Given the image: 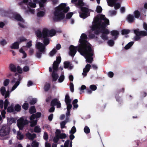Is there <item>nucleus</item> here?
<instances>
[{
    "mask_svg": "<svg viewBox=\"0 0 147 147\" xmlns=\"http://www.w3.org/2000/svg\"><path fill=\"white\" fill-rule=\"evenodd\" d=\"M8 123L10 125L11 124L14 123L15 121L14 118L11 117H7Z\"/></svg>",
    "mask_w": 147,
    "mask_h": 147,
    "instance_id": "obj_31",
    "label": "nucleus"
},
{
    "mask_svg": "<svg viewBox=\"0 0 147 147\" xmlns=\"http://www.w3.org/2000/svg\"><path fill=\"white\" fill-rule=\"evenodd\" d=\"M93 23L91 30L92 31H94V34H98L100 31L102 34L107 35L109 33L108 30L105 29L107 25H109V20L104 15H97L94 20Z\"/></svg>",
    "mask_w": 147,
    "mask_h": 147,
    "instance_id": "obj_1",
    "label": "nucleus"
},
{
    "mask_svg": "<svg viewBox=\"0 0 147 147\" xmlns=\"http://www.w3.org/2000/svg\"><path fill=\"white\" fill-rule=\"evenodd\" d=\"M59 139L60 138H59V137L57 133H56L55 136L54 137V139H53V141L55 143H57L58 142V141Z\"/></svg>",
    "mask_w": 147,
    "mask_h": 147,
    "instance_id": "obj_37",
    "label": "nucleus"
},
{
    "mask_svg": "<svg viewBox=\"0 0 147 147\" xmlns=\"http://www.w3.org/2000/svg\"><path fill=\"white\" fill-rule=\"evenodd\" d=\"M72 141L69 140L66 141L65 143L64 147H72Z\"/></svg>",
    "mask_w": 147,
    "mask_h": 147,
    "instance_id": "obj_27",
    "label": "nucleus"
},
{
    "mask_svg": "<svg viewBox=\"0 0 147 147\" xmlns=\"http://www.w3.org/2000/svg\"><path fill=\"white\" fill-rule=\"evenodd\" d=\"M90 89L92 91H95L97 89V87L95 85H91L90 86Z\"/></svg>",
    "mask_w": 147,
    "mask_h": 147,
    "instance_id": "obj_49",
    "label": "nucleus"
},
{
    "mask_svg": "<svg viewBox=\"0 0 147 147\" xmlns=\"http://www.w3.org/2000/svg\"><path fill=\"white\" fill-rule=\"evenodd\" d=\"M84 131L86 134H88L90 133V130L88 127L86 126L84 128Z\"/></svg>",
    "mask_w": 147,
    "mask_h": 147,
    "instance_id": "obj_41",
    "label": "nucleus"
},
{
    "mask_svg": "<svg viewBox=\"0 0 147 147\" xmlns=\"http://www.w3.org/2000/svg\"><path fill=\"white\" fill-rule=\"evenodd\" d=\"M64 76L63 75H61L59 77L58 80V82H62L64 80Z\"/></svg>",
    "mask_w": 147,
    "mask_h": 147,
    "instance_id": "obj_47",
    "label": "nucleus"
},
{
    "mask_svg": "<svg viewBox=\"0 0 147 147\" xmlns=\"http://www.w3.org/2000/svg\"><path fill=\"white\" fill-rule=\"evenodd\" d=\"M17 71L20 74H21L22 72V69L19 66L17 67Z\"/></svg>",
    "mask_w": 147,
    "mask_h": 147,
    "instance_id": "obj_60",
    "label": "nucleus"
},
{
    "mask_svg": "<svg viewBox=\"0 0 147 147\" xmlns=\"http://www.w3.org/2000/svg\"><path fill=\"white\" fill-rule=\"evenodd\" d=\"M78 102V100L77 99H75L73 101L72 104L73 105L74 109H76L78 107V105L77 104Z\"/></svg>",
    "mask_w": 147,
    "mask_h": 147,
    "instance_id": "obj_30",
    "label": "nucleus"
},
{
    "mask_svg": "<svg viewBox=\"0 0 147 147\" xmlns=\"http://www.w3.org/2000/svg\"><path fill=\"white\" fill-rule=\"evenodd\" d=\"M111 35L114 36V40H116L118 37V35L119 34L118 31L116 30H113L111 32Z\"/></svg>",
    "mask_w": 147,
    "mask_h": 147,
    "instance_id": "obj_23",
    "label": "nucleus"
},
{
    "mask_svg": "<svg viewBox=\"0 0 147 147\" xmlns=\"http://www.w3.org/2000/svg\"><path fill=\"white\" fill-rule=\"evenodd\" d=\"M13 111V108L11 107H9L7 109V111L9 112H12Z\"/></svg>",
    "mask_w": 147,
    "mask_h": 147,
    "instance_id": "obj_63",
    "label": "nucleus"
},
{
    "mask_svg": "<svg viewBox=\"0 0 147 147\" xmlns=\"http://www.w3.org/2000/svg\"><path fill=\"white\" fill-rule=\"evenodd\" d=\"M36 36L38 38H41L42 36L41 32L39 30H37L36 32Z\"/></svg>",
    "mask_w": 147,
    "mask_h": 147,
    "instance_id": "obj_40",
    "label": "nucleus"
},
{
    "mask_svg": "<svg viewBox=\"0 0 147 147\" xmlns=\"http://www.w3.org/2000/svg\"><path fill=\"white\" fill-rule=\"evenodd\" d=\"M81 12L80 13V16L81 18H85L90 16V13L89 9L85 7H82L81 8Z\"/></svg>",
    "mask_w": 147,
    "mask_h": 147,
    "instance_id": "obj_10",
    "label": "nucleus"
},
{
    "mask_svg": "<svg viewBox=\"0 0 147 147\" xmlns=\"http://www.w3.org/2000/svg\"><path fill=\"white\" fill-rule=\"evenodd\" d=\"M130 32V30H128L124 29L121 31L122 34H128Z\"/></svg>",
    "mask_w": 147,
    "mask_h": 147,
    "instance_id": "obj_48",
    "label": "nucleus"
},
{
    "mask_svg": "<svg viewBox=\"0 0 147 147\" xmlns=\"http://www.w3.org/2000/svg\"><path fill=\"white\" fill-rule=\"evenodd\" d=\"M102 10V7L100 6H98L96 9V11L98 13H100Z\"/></svg>",
    "mask_w": 147,
    "mask_h": 147,
    "instance_id": "obj_45",
    "label": "nucleus"
},
{
    "mask_svg": "<svg viewBox=\"0 0 147 147\" xmlns=\"http://www.w3.org/2000/svg\"><path fill=\"white\" fill-rule=\"evenodd\" d=\"M19 43L18 42H16L13 43L11 47V49H17L19 48Z\"/></svg>",
    "mask_w": 147,
    "mask_h": 147,
    "instance_id": "obj_28",
    "label": "nucleus"
},
{
    "mask_svg": "<svg viewBox=\"0 0 147 147\" xmlns=\"http://www.w3.org/2000/svg\"><path fill=\"white\" fill-rule=\"evenodd\" d=\"M28 123V121L24 120L23 117L20 118L17 121V125L20 129H22L24 126Z\"/></svg>",
    "mask_w": 147,
    "mask_h": 147,
    "instance_id": "obj_12",
    "label": "nucleus"
},
{
    "mask_svg": "<svg viewBox=\"0 0 147 147\" xmlns=\"http://www.w3.org/2000/svg\"><path fill=\"white\" fill-rule=\"evenodd\" d=\"M73 13L72 12H69L66 15V18L67 19H70L72 16Z\"/></svg>",
    "mask_w": 147,
    "mask_h": 147,
    "instance_id": "obj_46",
    "label": "nucleus"
},
{
    "mask_svg": "<svg viewBox=\"0 0 147 147\" xmlns=\"http://www.w3.org/2000/svg\"><path fill=\"white\" fill-rule=\"evenodd\" d=\"M51 106L56 105L57 108H60L61 107V104L60 101L56 98L53 100L51 101Z\"/></svg>",
    "mask_w": 147,
    "mask_h": 147,
    "instance_id": "obj_18",
    "label": "nucleus"
},
{
    "mask_svg": "<svg viewBox=\"0 0 147 147\" xmlns=\"http://www.w3.org/2000/svg\"><path fill=\"white\" fill-rule=\"evenodd\" d=\"M70 91L73 92L74 91V86L73 83L72 82H71L70 84Z\"/></svg>",
    "mask_w": 147,
    "mask_h": 147,
    "instance_id": "obj_55",
    "label": "nucleus"
},
{
    "mask_svg": "<svg viewBox=\"0 0 147 147\" xmlns=\"http://www.w3.org/2000/svg\"><path fill=\"white\" fill-rule=\"evenodd\" d=\"M135 17L136 18H138L140 16V13L138 11H135L134 13Z\"/></svg>",
    "mask_w": 147,
    "mask_h": 147,
    "instance_id": "obj_38",
    "label": "nucleus"
},
{
    "mask_svg": "<svg viewBox=\"0 0 147 147\" xmlns=\"http://www.w3.org/2000/svg\"><path fill=\"white\" fill-rule=\"evenodd\" d=\"M9 79H6L3 82L4 85L5 86H7L9 84Z\"/></svg>",
    "mask_w": 147,
    "mask_h": 147,
    "instance_id": "obj_62",
    "label": "nucleus"
},
{
    "mask_svg": "<svg viewBox=\"0 0 147 147\" xmlns=\"http://www.w3.org/2000/svg\"><path fill=\"white\" fill-rule=\"evenodd\" d=\"M76 131V129L75 126H73L70 131V133L73 134Z\"/></svg>",
    "mask_w": 147,
    "mask_h": 147,
    "instance_id": "obj_51",
    "label": "nucleus"
},
{
    "mask_svg": "<svg viewBox=\"0 0 147 147\" xmlns=\"http://www.w3.org/2000/svg\"><path fill=\"white\" fill-rule=\"evenodd\" d=\"M109 13L111 15L114 16L116 15L117 12L116 11L114 10H110L109 11Z\"/></svg>",
    "mask_w": 147,
    "mask_h": 147,
    "instance_id": "obj_58",
    "label": "nucleus"
},
{
    "mask_svg": "<svg viewBox=\"0 0 147 147\" xmlns=\"http://www.w3.org/2000/svg\"><path fill=\"white\" fill-rule=\"evenodd\" d=\"M34 131L36 133H40L41 131V129L39 126H36L34 128Z\"/></svg>",
    "mask_w": 147,
    "mask_h": 147,
    "instance_id": "obj_32",
    "label": "nucleus"
},
{
    "mask_svg": "<svg viewBox=\"0 0 147 147\" xmlns=\"http://www.w3.org/2000/svg\"><path fill=\"white\" fill-rule=\"evenodd\" d=\"M37 101V100L36 99H33L31 100L30 102V104L31 105H33L36 103Z\"/></svg>",
    "mask_w": 147,
    "mask_h": 147,
    "instance_id": "obj_57",
    "label": "nucleus"
},
{
    "mask_svg": "<svg viewBox=\"0 0 147 147\" xmlns=\"http://www.w3.org/2000/svg\"><path fill=\"white\" fill-rule=\"evenodd\" d=\"M39 146V143L36 141H33L31 144L32 147H38Z\"/></svg>",
    "mask_w": 147,
    "mask_h": 147,
    "instance_id": "obj_36",
    "label": "nucleus"
},
{
    "mask_svg": "<svg viewBox=\"0 0 147 147\" xmlns=\"http://www.w3.org/2000/svg\"><path fill=\"white\" fill-rule=\"evenodd\" d=\"M36 47L39 51L42 53H44L45 49V46L42 43L40 42H36Z\"/></svg>",
    "mask_w": 147,
    "mask_h": 147,
    "instance_id": "obj_15",
    "label": "nucleus"
},
{
    "mask_svg": "<svg viewBox=\"0 0 147 147\" xmlns=\"http://www.w3.org/2000/svg\"><path fill=\"white\" fill-rule=\"evenodd\" d=\"M84 47L81 46L78 49L79 52L81 55L84 56L85 58L86 62L91 63L93 59L92 56L94 53L93 50L91 47V45L88 42Z\"/></svg>",
    "mask_w": 147,
    "mask_h": 147,
    "instance_id": "obj_2",
    "label": "nucleus"
},
{
    "mask_svg": "<svg viewBox=\"0 0 147 147\" xmlns=\"http://www.w3.org/2000/svg\"><path fill=\"white\" fill-rule=\"evenodd\" d=\"M69 9V7H66V4L62 3L59 6L55 8L53 12V19L55 21H58L64 18L65 13L68 12Z\"/></svg>",
    "mask_w": 147,
    "mask_h": 147,
    "instance_id": "obj_3",
    "label": "nucleus"
},
{
    "mask_svg": "<svg viewBox=\"0 0 147 147\" xmlns=\"http://www.w3.org/2000/svg\"><path fill=\"white\" fill-rule=\"evenodd\" d=\"M47 0H23V2L19 3V5L22 6L23 5H26L28 6H30L31 7L34 8L36 7L35 3H39L40 7H43L44 3Z\"/></svg>",
    "mask_w": 147,
    "mask_h": 147,
    "instance_id": "obj_6",
    "label": "nucleus"
},
{
    "mask_svg": "<svg viewBox=\"0 0 147 147\" xmlns=\"http://www.w3.org/2000/svg\"><path fill=\"white\" fill-rule=\"evenodd\" d=\"M36 134H31L30 133H28L26 134V137L30 140H33L36 137Z\"/></svg>",
    "mask_w": 147,
    "mask_h": 147,
    "instance_id": "obj_22",
    "label": "nucleus"
},
{
    "mask_svg": "<svg viewBox=\"0 0 147 147\" xmlns=\"http://www.w3.org/2000/svg\"><path fill=\"white\" fill-rule=\"evenodd\" d=\"M21 109V107L19 105H17L15 107V109L17 111H19Z\"/></svg>",
    "mask_w": 147,
    "mask_h": 147,
    "instance_id": "obj_50",
    "label": "nucleus"
},
{
    "mask_svg": "<svg viewBox=\"0 0 147 147\" xmlns=\"http://www.w3.org/2000/svg\"><path fill=\"white\" fill-rule=\"evenodd\" d=\"M127 19L128 22L129 23H132L135 20L133 16L131 14H129L127 16Z\"/></svg>",
    "mask_w": 147,
    "mask_h": 147,
    "instance_id": "obj_21",
    "label": "nucleus"
},
{
    "mask_svg": "<svg viewBox=\"0 0 147 147\" xmlns=\"http://www.w3.org/2000/svg\"><path fill=\"white\" fill-rule=\"evenodd\" d=\"M50 87V84L47 83H46L44 86V89L45 91H48Z\"/></svg>",
    "mask_w": 147,
    "mask_h": 147,
    "instance_id": "obj_33",
    "label": "nucleus"
},
{
    "mask_svg": "<svg viewBox=\"0 0 147 147\" xmlns=\"http://www.w3.org/2000/svg\"><path fill=\"white\" fill-rule=\"evenodd\" d=\"M134 42H131L127 44L125 47V48L126 49H129L133 44Z\"/></svg>",
    "mask_w": 147,
    "mask_h": 147,
    "instance_id": "obj_35",
    "label": "nucleus"
},
{
    "mask_svg": "<svg viewBox=\"0 0 147 147\" xmlns=\"http://www.w3.org/2000/svg\"><path fill=\"white\" fill-rule=\"evenodd\" d=\"M91 67L90 64H87L86 65L85 68L83 69V72L82 73V75L83 77H85L86 76L87 73L89 71Z\"/></svg>",
    "mask_w": 147,
    "mask_h": 147,
    "instance_id": "obj_17",
    "label": "nucleus"
},
{
    "mask_svg": "<svg viewBox=\"0 0 147 147\" xmlns=\"http://www.w3.org/2000/svg\"><path fill=\"white\" fill-rule=\"evenodd\" d=\"M29 112L30 114H32L36 112V110L34 106H33L31 107L29 109Z\"/></svg>",
    "mask_w": 147,
    "mask_h": 147,
    "instance_id": "obj_34",
    "label": "nucleus"
},
{
    "mask_svg": "<svg viewBox=\"0 0 147 147\" xmlns=\"http://www.w3.org/2000/svg\"><path fill=\"white\" fill-rule=\"evenodd\" d=\"M83 3L82 0H78V3L76 4V5L79 6H82L83 5Z\"/></svg>",
    "mask_w": 147,
    "mask_h": 147,
    "instance_id": "obj_61",
    "label": "nucleus"
},
{
    "mask_svg": "<svg viewBox=\"0 0 147 147\" xmlns=\"http://www.w3.org/2000/svg\"><path fill=\"white\" fill-rule=\"evenodd\" d=\"M0 91L1 94L5 96V98H7L9 96V91H6L5 88L4 87H2L0 89Z\"/></svg>",
    "mask_w": 147,
    "mask_h": 147,
    "instance_id": "obj_19",
    "label": "nucleus"
},
{
    "mask_svg": "<svg viewBox=\"0 0 147 147\" xmlns=\"http://www.w3.org/2000/svg\"><path fill=\"white\" fill-rule=\"evenodd\" d=\"M67 105V110L70 111V109L72 107V105L71 103H68L67 104H66Z\"/></svg>",
    "mask_w": 147,
    "mask_h": 147,
    "instance_id": "obj_52",
    "label": "nucleus"
},
{
    "mask_svg": "<svg viewBox=\"0 0 147 147\" xmlns=\"http://www.w3.org/2000/svg\"><path fill=\"white\" fill-rule=\"evenodd\" d=\"M41 116V113L40 112H37L35 114H32L30 118V126L33 127L36 125L37 123V120L35 119L40 117Z\"/></svg>",
    "mask_w": 147,
    "mask_h": 147,
    "instance_id": "obj_9",
    "label": "nucleus"
},
{
    "mask_svg": "<svg viewBox=\"0 0 147 147\" xmlns=\"http://www.w3.org/2000/svg\"><path fill=\"white\" fill-rule=\"evenodd\" d=\"M16 137L18 139L21 140L23 139L24 136V135L19 131L18 132Z\"/></svg>",
    "mask_w": 147,
    "mask_h": 147,
    "instance_id": "obj_29",
    "label": "nucleus"
},
{
    "mask_svg": "<svg viewBox=\"0 0 147 147\" xmlns=\"http://www.w3.org/2000/svg\"><path fill=\"white\" fill-rule=\"evenodd\" d=\"M29 70V67L27 66H25L23 68V70L24 71L26 72L28 71Z\"/></svg>",
    "mask_w": 147,
    "mask_h": 147,
    "instance_id": "obj_59",
    "label": "nucleus"
},
{
    "mask_svg": "<svg viewBox=\"0 0 147 147\" xmlns=\"http://www.w3.org/2000/svg\"><path fill=\"white\" fill-rule=\"evenodd\" d=\"M107 43L109 46H112L114 45V42L112 40H108Z\"/></svg>",
    "mask_w": 147,
    "mask_h": 147,
    "instance_id": "obj_43",
    "label": "nucleus"
},
{
    "mask_svg": "<svg viewBox=\"0 0 147 147\" xmlns=\"http://www.w3.org/2000/svg\"><path fill=\"white\" fill-rule=\"evenodd\" d=\"M10 131L9 127L6 125L2 126L0 130V136H4L8 135Z\"/></svg>",
    "mask_w": 147,
    "mask_h": 147,
    "instance_id": "obj_11",
    "label": "nucleus"
},
{
    "mask_svg": "<svg viewBox=\"0 0 147 147\" xmlns=\"http://www.w3.org/2000/svg\"><path fill=\"white\" fill-rule=\"evenodd\" d=\"M15 18L17 20L20 22L18 23V24L20 26L23 28H25L24 25V24L25 23L24 21L20 16L18 14H16L15 16Z\"/></svg>",
    "mask_w": 147,
    "mask_h": 147,
    "instance_id": "obj_16",
    "label": "nucleus"
},
{
    "mask_svg": "<svg viewBox=\"0 0 147 147\" xmlns=\"http://www.w3.org/2000/svg\"><path fill=\"white\" fill-rule=\"evenodd\" d=\"M18 78L17 79V78H14L11 81V82L14 83L15 82V84L13 86L11 89V91L14 90L19 85L20 82V81L21 80L20 76V75H18Z\"/></svg>",
    "mask_w": 147,
    "mask_h": 147,
    "instance_id": "obj_14",
    "label": "nucleus"
},
{
    "mask_svg": "<svg viewBox=\"0 0 147 147\" xmlns=\"http://www.w3.org/2000/svg\"><path fill=\"white\" fill-rule=\"evenodd\" d=\"M61 61V58L60 56L57 57L56 61H54L53 65V71L52 74L53 81H56L59 76L57 73L58 68V66Z\"/></svg>",
    "mask_w": 147,
    "mask_h": 147,
    "instance_id": "obj_7",
    "label": "nucleus"
},
{
    "mask_svg": "<svg viewBox=\"0 0 147 147\" xmlns=\"http://www.w3.org/2000/svg\"><path fill=\"white\" fill-rule=\"evenodd\" d=\"M28 107V104L27 103H25L22 106V108L25 110H27Z\"/></svg>",
    "mask_w": 147,
    "mask_h": 147,
    "instance_id": "obj_54",
    "label": "nucleus"
},
{
    "mask_svg": "<svg viewBox=\"0 0 147 147\" xmlns=\"http://www.w3.org/2000/svg\"><path fill=\"white\" fill-rule=\"evenodd\" d=\"M9 68L10 71L13 72H16L17 71V67L13 64H11L9 66Z\"/></svg>",
    "mask_w": 147,
    "mask_h": 147,
    "instance_id": "obj_25",
    "label": "nucleus"
},
{
    "mask_svg": "<svg viewBox=\"0 0 147 147\" xmlns=\"http://www.w3.org/2000/svg\"><path fill=\"white\" fill-rule=\"evenodd\" d=\"M56 33V31L53 29L49 30L46 28H44L42 31V37L43 39V42L45 46L49 44V40L48 37L53 36Z\"/></svg>",
    "mask_w": 147,
    "mask_h": 147,
    "instance_id": "obj_5",
    "label": "nucleus"
},
{
    "mask_svg": "<svg viewBox=\"0 0 147 147\" xmlns=\"http://www.w3.org/2000/svg\"><path fill=\"white\" fill-rule=\"evenodd\" d=\"M9 102L7 99L5 100L4 102V107L5 109H6L7 107L8 106L9 104Z\"/></svg>",
    "mask_w": 147,
    "mask_h": 147,
    "instance_id": "obj_44",
    "label": "nucleus"
},
{
    "mask_svg": "<svg viewBox=\"0 0 147 147\" xmlns=\"http://www.w3.org/2000/svg\"><path fill=\"white\" fill-rule=\"evenodd\" d=\"M64 67L65 69H68L69 70H71L73 69L74 65L69 61H65L64 62Z\"/></svg>",
    "mask_w": 147,
    "mask_h": 147,
    "instance_id": "obj_20",
    "label": "nucleus"
},
{
    "mask_svg": "<svg viewBox=\"0 0 147 147\" xmlns=\"http://www.w3.org/2000/svg\"><path fill=\"white\" fill-rule=\"evenodd\" d=\"M101 37L104 40H107L108 39V37L106 34H102Z\"/></svg>",
    "mask_w": 147,
    "mask_h": 147,
    "instance_id": "obj_56",
    "label": "nucleus"
},
{
    "mask_svg": "<svg viewBox=\"0 0 147 147\" xmlns=\"http://www.w3.org/2000/svg\"><path fill=\"white\" fill-rule=\"evenodd\" d=\"M57 50L55 49H53L49 53L50 56L51 57L53 56L56 53Z\"/></svg>",
    "mask_w": 147,
    "mask_h": 147,
    "instance_id": "obj_39",
    "label": "nucleus"
},
{
    "mask_svg": "<svg viewBox=\"0 0 147 147\" xmlns=\"http://www.w3.org/2000/svg\"><path fill=\"white\" fill-rule=\"evenodd\" d=\"M87 39V37L86 34H82L81 36V38L79 40V42L80 43L78 46L74 47L73 45H71L69 47V54L71 56L73 57L76 53L77 50L78 51V49L81 46H82V47H84L86 44H87L88 42L86 40Z\"/></svg>",
    "mask_w": 147,
    "mask_h": 147,
    "instance_id": "obj_4",
    "label": "nucleus"
},
{
    "mask_svg": "<svg viewBox=\"0 0 147 147\" xmlns=\"http://www.w3.org/2000/svg\"><path fill=\"white\" fill-rule=\"evenodd\" d=\"M71 99L68 94H66L65 96V101L66 104L68 103H71Z\"/></svg>",
    "mask_w": 147,
    "mask_h": 147,
    "instance_id": "obj_26",
    "label": "nucleus"
},
{
    "mask_svg": "<svg viewBox=\"0 0 147 147\" xmlns=\"http://www.w3.org/2000/svg\"><path fill=\"white\" fill-rule=\"evenodd\" d=\"M48 138V136L47 133L45 132L44 133L43 138L46 140H47Z\"/></svg>",
    "mask_w": 147,
    "mask_h": 147,
    "instance_id": "obj_64",
    "label": "nucleus"
},
{
    "mask_svg": "<svg viewBox=\"0 0 147 147\" xmlns=\"http://www.w3.org/2000/svg\"><path fill=\"white\" fill-rule=\"evenodd\" d=\"M134 32L136 36L134 37V39L136 41L139 40L141 36H145L147 35V33L145 31H140L139 29L134 30Z\"/></svg>",
    "mask_w": 147,
    "mask_h": 147,
    "instance_id": "obj_8",
    "label": "nucleus"
},
{
    "mask_svg": "<svg viewBox=\"0 0 147 147\" xmlns=\"http://www.w3.org/2000/svg\"><path fill=\"white\" fill-rule=\"evenodd\" d=\"M56 133H57L59 138L64 139L66 137V135L64 133L61 134V131L60 130L57 129L56 130Z\"/></svg>",
    "mask_w": 147,
    "mask_h": 147,
    "instance_id": "obj_24",
    "label": "nucleus"
},
{
    "mask_svg": "<svg viewBox=\"0 0 147 147\" xmlns=\"http://www.w3.org/2000/svg\"><path fill=\"white\" fill-rule=\"evenodd\" d=\"M118 0H107V2L108 5L111 7L114 6L115 9H118L120 7V5L119 3H116Z\"/></svg>",
    "mask_w": 147,
    "mask_h": 147,
    "instance_id": "obj_13",
    "label": "nucleus"
},
{
    "mask_svg": "<svg viewBox=\"0 0 147 147\" xmlns=\"http://www.w3.org/2000/svg\"><path fill=\"white\" fill-rule=\"evenodd\" d=\"M45 12L42 11H40L37 13V16L38 17H42L45 15Z\"/></svg>",
    "mask_w": 147,
    "mask_h": 147,
    "instance_id": "obj_42",
    "label": "nucleus"
},
{
    "mask_svg": "<svg viewBox=\"0 0 147 147\" xmlns=\"http://www.w3.org/2000/svg\"><path fill=\"white\" fill-rule=\"evenodd\" d=\"M66 123L63 121L60 123L61 127V129H63L66 127L65 125Z\"/></svg>",
    "mask_w": 147,
    "mask_h": 147,
    "instance_id": "obj_53",
    "label": "nucleus"
}]
</instances>
